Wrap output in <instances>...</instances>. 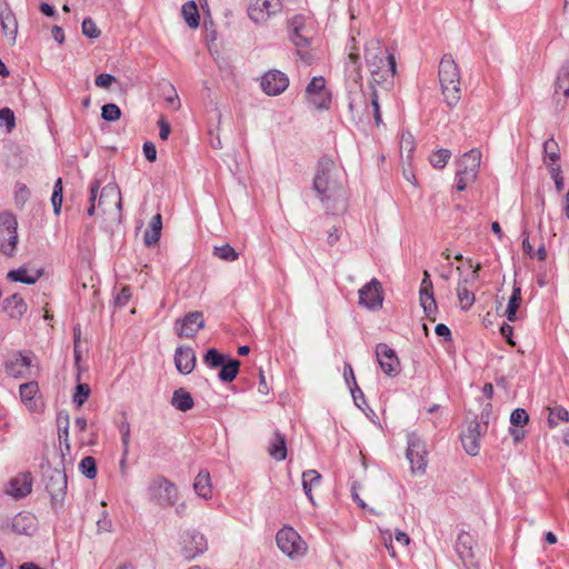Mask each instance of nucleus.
I'll list each match as a JSON object with an SVG mask.
<instances>
[{"instance_id":"obj_52","label":"nucleus","mask_w":569,"mask_h":569,"mask_svg":"<svg viewBox=\"0 0 569 569\" xmlns=\"http://www.w3.org/2000/svg\"><path fill=\"white\" fill-rule=\"evenodd\" d=\"M113 82H116V78L109 73H100L94 79L96 86L104 89L110 88Z\"/></svg>"},{"instance_id":"obj_30","label":"nucleus","mask_w":569,"mask_h":569,"mask_svg":"<svg viewBox=\"0 0 569 569\" xmlns=\"http://www.w3.org/2000/svg\"><path fill=\"white\" fill-rule=\"evenodd\" d=\"M193 489L196 493L203 499H211L212 497V485L210 473L207 470H200L197 475Z\"/></svg>"},{"instance_id":"obj_6","label":"nucleus","mask_w":569,"mask_h":569,"mask_svg":"<svg viewBox=\"0 0 569 569\" xmlns=\"http://www.w3.org/2000/svg\"><path fill=\"white\" fill-rule=\"evenodd\" d=\"M279 549L291 559L303 557L308 550L306 541L292 527L281 528L276 536Z\"/></svg>"},{"instance_id":"obj_38","label":"nucleus","mask_w":569,"mask_h":569,"mask_svg":"<svg viewBox=\"0 0 569 569\" xmlns=\"http://www.w3.org/2000/svg\"><path fill=\"white\" fill-rule=\"evenodd\" d=\"M548 423L551 428L557 427L561 422L569 421V412L561 406H556L549 409Z\"/></svg>"},{"instance_id":"obj_40","label":"nucleus","mask_w":569,"mask_h":569,"mask_svg":"<svg viewBox=\"0 0 569 569\" xmlns=\"http://www.w3.org/2000/svg\"><path fill=\"white\" fill-rule=\"evenodd\" d=\"M62 192H63L62 179L58 178L57 181L54 182L53 192H52V197H51L53 211L57 216L60 214V211H61Z\"/></svg>"},{"instance_id":"obj_26","label":"nucleus","mask_w":569,"mask_h":569,"mask_svg":"<svg viewBox=\"0 0 569 569\" xmlns=\"http://www.w3.org/2000/svg\"><path fill=\"white\" fill-rule=\"evenodd\" d=\"M27 309V303L18 293H13L3 300V310L12 319H20Z\"/></svg>"},{"instance_id":"obj_48","label":"nucleus","mask_w":569,"mask_h":569,"mask_svg":"<svg viewBox=\"0 0 569 569\" xmlns=\"http://www.w3.org/2000/svg\"><path fill=\"white\" fill-rule=\"evenodd\" d=\"M4 123L7 131L11 132L16 127L14 113L10 108L0 109V126Z\"/></svg>"},{"instance_id":"obj_41","label":"nucleus","mask_w":569,"mask_h":569,"mask_svg":"<svg viewBox=\"0 0 569 569\" xmlns=\"http://www.w3.org/2000/svg\"><path fill=\"white\" fill-rule=\"evenodd\" d=\"M80 471L89 479L97 476V465L93 457H84L79 463Z\"/></svg>"},{"instance_id":"obj_56","label":"nucleus","mask_w":569,"mask_h":569,"mask_svg":"<svg viewBox=\"0 0 569 569\" xmlns=\"http://www.w3.org/2000/svg\"><path fill=\"white\" fill-rule=\"evenodd\" d=\"M371 106L373 108V117H375L376 124L379 126L382 120H381L380 106L378 102V96L376 92H373V94L371 97Z\"/></svg>"},{"instance_id":"obj_49","label":"nucleus","mask_w":569,"mask_h":569,"mask_svg":"<svg viewBox=\"0 0 569 569\" xmlns=\"http://www.w3.org/2000/svg\"><path fill=\"white\" fill-rule=\"evenodd\" d=\"M529 421V416L525 409L518 408L511 412L510 422L515 427H523Z\"/></svg>"},{"instance_id":"obj_31","label":"nucleus","mask_w":569,"mask_h":569,"mask_svg":"<svg viewBox=\"0 0 569 569\" xmlns=\"http://www.w3.org/2000/svg\"><path fill=\"white\" fill-rule=\"evenodd\" d=\"M321 483V475L315 470L309 469L302 473V488L308 499L313 502L312 490Z\"/></svg>"},{"instance_id":"obj_19","label":"nucleus","mask_w":569,"mask_h":569,"mask_svg":"<svg viewBox=\"0 0 569 569\" xmlns=\"http://www.w3.org/2000/svg\"><path fill=\"white\" fill-rule=\"evenodd\" d=\"M203 327V313L200 311L189 312L176 321V332L180 338H194Z\"/></svg>"},{"instance_id":"obj_61","label":"nucleus","mask_w":569,"mask_h":569,"mask_svg":"<svg viewBox=\"0 0 569 569\" xmlns=\"http://www.w3.org/2000/svg\"><path fill=\"white\" fill-rule=\"evenodd\" d=\"M97 527H98L99 531H107L108 532V531L111 530L112 523H111V520L108 518V516L104 515L102 519L98 520Z\"/></svg>"},{"instance_id":"obj_11","label":"nucleus","mask_w":569,"mask_h":569,"mask_svg":"<svg viewBox=\"0 0 569 569\" xmlns=\"http://www.w3.org/2000/svg\"><path fill=\"white\" fill-rule=\"evenodd\" d=\"M181 555L191 560L208 549L206 537L196 530L184 531L180 537Z\"/></svg>"},{"instance_id":"obj_43","label":"nucleus","mask_w":569,"mask_h":569,"mask_svg":"<svg viewBox=\"0 0 569 569\" xmlns=\"http://www.w3.org/2000/svg\"><path fill=\"white\" fill-rule=\"evenodd\" d=\"M101 117L106 121H117L121 117V110L116 103H107L101 109Z\"/></svg>"},{"instance_id":"obj_39","label":"nucleus","mask_w":569,"mask_h":569,"mask_svg":"<svg viewBox=\"0 0 569 569\" xmlns=\"http://www.w3.org/2000/svg\"><path fill=\"white\" fill-rule=\"evenodd\" d=\"M451 158L448 149H439L433 151L429 157V162L435 169H443Z\"/></svg>"},{"instance_id":"obj_33","label":"nucleus","mask_w":569,"mask_h":569,"mask_svg":"<svg viewBox=\"0 0 569 569\" xmlns=\"http://www.w3.org/2000/svg\"><path fill=\"white\" fill-rule=\"evenodd\" d=\"M346 70L353 82L359 83L361 81V62L360 53L353 48L348 54L346 62Z\"/></svg>"},{"instance_id":"obj_22","label":"nucleus","mask_w":569,"mask_h":569,"mask_svg":"<svg viewBox=\"0 0 569 569\" xmlns=\"http://www.w3.org/2000/svg\"><path fill=\"white\" fill-rule=\"evenodd\" d=\"M543 161L547 167L550 169V173L552 178L555 179V182L559 187V179H560V166H559V146L557 141L553 138H550L545 141L543 143Z\"/></svg>"},{"instance_id":"obj_14","label":"nucleus","mask_w":569,"mask_h":569,"mask_svg":"<svg viewBox=\"0 0 569 569\" xmlns=\"http://www.w3.org/2000/svg\"><path fill=\"white\" fill-rule=\"evenodd\" d=\"M281 9V0H251L248 7V16L256 23H261L280 12Z\"/></svg>"},{"instance_id":"obj_50","label":"nucleus","mask_w":569,"mask_h":569,"mask_svg":"<svg viewBox=\"0 0 569 569\" xmlns=\"http://www.w3.org/2000/svg\"><path fill=\"white\" fill-rule=\"evenodd\" d=\"M82 32L84 36L91 39L98 38L101 33L96 22L91 18H86L82 21Z\"/></svg>"},{"instance_id":"obj_60","label":"nucleus","mask_w":569,"mask_h":569,"mask_svg":"<svg viewBox=\"0 0 569 569\" xmlns=\"http://www.w3.org/2000/svg\"><path fill=\"white\" fill-rule=\"evenodd\" d=\"M435 331L437 336L443 337L446 340H449L451 338L450 329L443 323L437 325Z\"/></svg>"},{"instance_id":"obj_27","label":"nucleus","mask_w":569,"mask_h":569,"mask_svg":"<svg viewBox=\"0 0 569 569\" xmlns=\"http://www.w3.org/2000/svg\"><path fill=\"white\" fill-rule=\"evenodd\" d=\"M37 525L36 517L30 512H20L12 519V530L19 535H31Z\"/></svg>"},{"instance_id":"obj_16","label":"nucleus","mask_w":569,"mask_h":569,"mask_svg":"<svg viewBox=\"0 0 569 569\" xmlns=\"http://www.w3.org/2000/svg\"><path fill=\"white\" fill-rule=\"evenodd\" d=\"M289 87L288 76L277 69L267 71L260 79V88L267 96L276 97Z\"/></svg>"},{"instance_id":"obj_36","label":"nucleus","mask_w":569,"mask_h":569,"mask_svg":"<svg viewBox=\"0 0 569 569\" xmlns=\"http://www.w3.org/2000/svg\"><path fill=\"white\" fill-rule=\"evenodd\" d=\"M521 289L520 287H513L511 297L509 299L506 316L507 319L511 322L517 320V312L519 310L520 303H521Z\"/></svg>"},{"instance_id":"obj_47","label":"nucleus","mask_w":569,"mask_h":569,"mask_svg":"<svg viewBox=\"0 0 569 569\" xmlns=\"http://www.w3.org/2000/svg\"><path fill=\"white\" fill-rule=\"evenodd\" d=\"M203 361L208 367L217 368L223 365V356L216 349H209L203 357Z\"/></svg>"},{"instance_id":"obj_57","label":"nucleus","mask_w":569,"mask_h":569,"mask_svg":"<svg viewBox=\"0 0 569 569\" xmlns=\"http://www.w3.org/2000/svg\"><path fill=\"white\" fill-rule=\"evenodd\" d=\"M500 333L501 336L507 340V342L510 345V346H515V342L512 341V335H513V328L512 326L508 325V323H503L501 327H500Z\"/></svg>"},{"instance_id":"obj_2","label":"nucleus","mask_w":569,"mask_h":569,"mask_svg":"<svg viewBox=\"0 0 569 569\" xmlns=\"http://www.w3.org/2000/svg\"><path fill=\"white\" fill-rule=\"evenodd\" d=\"M365 59L376 82L387 81L395 77L397 71L396 58L378 40H371L367 43Z\"/></svg>"},{"instance_id":"obj_34","label":"nucleus","mask_w":569,"mask_h":569,"mask_svg":"<svg viewBox=\"0 0 569 569\" xmlns=\"http://www.w3.org/2000/svg\"><path fill=\"white\" fill-rule=\"evenodd\" d=\"M162 228L161 214L157 213L150 221L149 228L144 232V243L148 247L154 246L160 239Z\"/></svg>"},{"instance_id":"obj_1","label":"nucleus","mask_w":569,"mask_h":569,"mask_svg":"<svg viewBox=\"0 0 569 569\" xmlns=\"http://www.w3.org/2000/svg\"><path fill=\"white\" fill-rule=\"evenodd\" d=\"M313 189L327 208L345 197V172L331 158L322 157L316 167Z\"/></svg>"},{"instance_id":"obj_8","label":"nucleus","mask_w":569,"mask_h":569,"mask_svg":"<svg viewBox=\"0 0 569 569\" xmlns=\"http://www.w3.org/2000/svg\"><path fill=\"white\" fill-rule=\"evenodd\" d=\"M17 220L9 212L0 213V251L7 256H11L16 249Z\"/></svg>"},{"instance_id":"obj_10","label":"nucleus","mask_w":569,"mask_h":569,"mask_svg":"<svg viewBox=\"0 0 569 569\" xmlns=\"http://www.w3.org/2000/svg\"><path fill=\"white\" fill-rule=\"evenodd\" d=\"M306 98L316 109L328 110L331 103V93L326 87L323 77H313L306 88Z\"/></svg>"},{"instance_id":"obj_58","label":"nucleus","mask_w":569,"mask_h":569,"mask_svg":"<svg viewBox=\"0 0 569 569\" xmlns=\"http://www.w3.org/2000/svg\"><path fill=\"white\" fill-rule=\"evenodd\" d=\"M158 126L160 139L167 140L171 131L170 124L164 119H160Z\"/></svg>"},{"instance_id":"obj_24","label":"nucleus","mask_w":569,"mask_h":569,"mask_svg":"<svg viewBox=\"0 0 569 569\" xmlns=\"http://www.w3.org/2000/svg\"><path fill=\"white\" fill-rule=\"evenodd\" d=\"M555 98L561 108L569 98V62L563 63L558 70L555 82Z\"/></svg>"},{"instance_id":"obj_64","label":"nucleus","mask_w":569,"mask_h":569,"mask_svg":"<svg viewBox=\"0 0 569 569\" xmlns=\"http://www.w3.org/2000/svg\"><path fill=\"white\" fill-rule=\"evenodd\" d=\"M51 32L54 40H57L59 43H62L64 41V32L62 28L54 26Z\"/></svg>"},{"instance_id":"obj_54","label":"nucleus","mask_w":569,"mask_h":569,"mask_svg":"<svg viewBox=\"0 0 569 569\" xmlns=\"http://www.w3.org/2000/svg\"><path fill=\"white\" fill-rule=\"evenodd\" d=\"M130 299H131V288L129 286H124L118 292V295L116 297V302L118 306L123 307L129 302Z\"/></svg>"},{"instance_id":"obj_4","label":"nucleus","mask_w":569,"mask_h":569,"mask_svg":"<svg viewBox=\"0 0 569 569\" xmlns=\"http://www.w3.org/2000/svg\"><path fill=\"white\" fill-rule=\"evenodd\" d=\"M480 162L481 151L479 149H471L461 156L456 172V188L458 191L466 190L469 184L475 182L478 177Z\"/></svg>"},{"instance_id":"obj_59","label":"nucleus","mask_w":569,"mask_h":569,"mask_svg":"<svg viewBox=\"0 0 569 569\" xmlns=\"http://www.w3.org/2000/svg\"><path fill=\"white\" fill-rule=\"evenodd\" d=\"M343 376H345V379H346V382L350 386V383L352 382L353 385H356V378H355V373H353V369L351 367L350 363H346L345 365V368H343Z\"/></svg>"},{"instance_id":"obj_45","label":"nucleus","mask_w":569,"mask_h":569,"mask_svg":"<svg viewBox=\"0 0 569 569\" xmlns=\"http://www.w3.org/2000/svg\"><path fill=\"white\" fill-rule=\"evenodd\" d=\"M90 388L86 383H79L76 388V392L73 395V403L80 408L90 396Z\"/></svg>"},{"instance_id":"obj_20","label":"nucleus","mask_w":569,"mask_h":569,"mask_svg":"<svg viewBox=\"0 0 569 569\" xmlns=\"http://www.w3.org/2000/svg\"><path fill=\"white\" fill-rule=\"evenodd\" d=\"M419 300L426 316L429 319L435 320L438 308L433 296V284L428 271L423 272L419 290Z\"/></svg>"},{"instance_id":"obj_51","label":"nucleus","mask_w":569,"mask_h":569,"mask_svg":"<svg viewBox=\"0 0 569 569\" xmlns=\"http://www.w3.org/2000/svg\"><path fill=\"white\" fill-rule=\"evenodd\" d=\"M119 432L121 435V441L123 445V453L126 456L128 453L129 443H130V425L128 421H122L119 425Z\"/></svg>"},{"instance_id":"obj_3","label":"nucleus","mask_w":569,"mask_h":569,"mask_svg":"<svg viewBox=\"0 0 569 569\" xmlns=\"http://www.w3.org/2000/svg\"><path fill=\"white\" fill-rule=\"evenodd\" d=\"M439 82L446 103L455 107L461 98L460 70L451 54H445L439 63Z\"/></svg>"},{"instance_id":"obj_23","label":"nucleus","mask_w":569,"mask_h":569,"mask_svg":"<svg viewBox=\"0 0 569 569\" xmlns=\"http://www.w3.org/2000/svg\"><path fill=\"white\" fill-rule=\"evenodd\" d=\"M197 363L196 353L190 347H178L174 352V365L181 375H189Z\"/></svg>"},{"instance_id":"obj_12","label":"nucleus","mask_w":569,"mask_h":569,"mask_svg":"<svg viewBox=\"0 0 569 569\" xmlns=\"http://www.w3.org/2000/svg\"><path fill=\"white\" fill-rule=\"evenodd\" d=\"M407 458L410 462L411 471L425 473L428 465L427 450L425 442L416 435L408 437Z\"/></svg>"},{"instance_id":"obj_17","label":"nucleus","mask_w":569,"mask_h":569,"mask_svg":"<svg viewBox=\"0 0 569 569\" xmlns=\"http://www.w3.org/2000/svg\"><path fill=\"white\" fill-rule=\"evenodd\" d=\"M19 396L23 406L32 413H40L44 409V403L41 399L39 385L36 381H30L20 385Z\"/></svg>"},{"instance_id":"obj_35","label":"nucleus","mask_w":569,"mask_h":569,"mask_svg":"<svg viewBox=\"0 0 569 569\" xmlns=\"http://www.w3.org/2000/svg\"><path fill=\"white\" fill-rule=\"evenodd\" d=\"M181 14L184 22L189 28L196 29L199 27L200 16L197 3L191 0L187 1L181 8Z\"/></svg>"},{"instance_id":"obj_53","label":"nucleus","mask_w":569,"mask_h":569,"mask_svg":"<svg viewBox=\"0 0 569 569\" xmlns=\"http://www.w3.org/2000/svg\"><path fill=\"white\" fill-rule=\"evenodd\" d=\"M100 189V184L98 181H93L90 186V206L87 210L88 214L89 216H93L94 214V209H96V199H97V194H98V191Z\"/></svg>"},{"instance_id":"obj_44","label":"nucleus","mask_w":569,"mask_h":569,"mask_svg":"<svg viewBox=\"0 0 569 569\" xmlns=\"http://www.w3.org/2000/svg\"><path fill=\"white\" fill-rule=\"evenodd\" d=\"M112 198L118 204L121 202L120 198V191L117 186L114 184H107L102 188L100 198H99V206H101L104 201V199Z\"/></svg>"},{"instance_id":"obj_15","label":"nucleus","mask_w":569,"mask_h":569,"mask_svg":"<svg viewBox=\"0 0 569 569\" xmlns=\"http://www.w3.org/2000/svg\"><path fill=\"white\" fill-rule=\"evenodd\" d=\"M383 303V290L381 283L371 279L359 289V305L369 310H379Z\"/></svg>"},{"instance_id":"obj_62","label":"nucleus","mask_w":569,"mask_h":569,"mask_svg":"<svg viewBox=\"0 0 569 569\" xmlns=\"http://www.w3.org/2000/svg\"><path fill=\"white\" fill-rule=\"evenodd\" d=\"M172 94L168 96L166 98L167 102L170 103L174 109H178L180 107V99L178 97V93L173 87H171Z\"/></svg>"},{"instance_id":"obj_29","label":"nucleus","mask_w":569,"mask_h":569,"mask_svg":"<svg viewBox=\"0 0 569 569\" xmlns=\"http://www.w3.org/2000/svg\"><path fill=\"white\" fill-rule=\"evenodd\" d=\"M268 452L277 461H282L286 459L287 441L286 437L279 431H276L269 440Z\"/></svg>"},{"instance_id":"obj_9","label":"nucleus","mask_w":569,"mask_h":569,"mask_svg":"<svg viewBox=\"0 0 569 569\" xmlns=\"http://www.w3.org/2000/svg\"><path fill=\"white\" fill-rule=\"evenodd\" d=\"M149 495L161 506H172L178 498V490L173 482L158 476L149 485Z\"/></svg>"},{"instance_id":"obj_25","label":"nucleus","mask_w":569,"mask_h":569,"mask_svg":"<svg viewBox=\"0 0 569 569\" xmlns=\"http://www.w3.org/2000/svg\"><path fill=\"white\" fill-rule=\"evenodd\" d=\"M0 24L2 33L13 43L18 33V21L10 8L6 7L0 10Z\"/></svg>"},{"instance_id":"obj_55","label":"nucleus","mask_w":569,"mask_h":569,"mask_svg":"<svg viewBox=\"0 0 569 569\" xmlns=\"http://www.w3.org/2000/svg\"><path fill=\"white\" fill-rule=\"evenodd\" d=\"M143 153H144V157L153 162L156 161L157 159V149L154 147V144L152 142H144L143 144Z\"/></svg>"},{"instance_id":"obj_46","label":"nucleus","mask_w":569,"mask_h":569,"mask_svg":"<svg viewBox=\"0 0 569 569\" xmlns=\"http://www.w3.org/2000/svg\"><path fill=\"white\" fill-rule=\"evenodd\" d=\"M462 445L466 449V451L471 455L476 456L479 451V443L475 435L470 431L468 435H462L461 437Z\"/></svg>"},{"instance_id":"obj_63","label":"nucleus","mask_w":569,"mask_h":569,"mask_svg":"<svg viewBox=\"0 0 569 569\" xmlns=\"http://www.w3.org/2000/svg\"><path fill=\"white\" fill-rule=\"evenodd\" d=\"M395 539L398 543L402 546H408L410 542L409 536L403 531H397L395 535Z\"/></svg>"},{"instance_id":"obj_21","label":"nucleus","mask_w":569,"mask_h":569,"mask_svg":"<svg viewBox=\"0 0 569 569\" xmlns=\"http://www.w3.org/2000/svg\"><path fill=\"white\" fill-rule=\"evenodd\" d=\"M32 482L30 472H20L8 481L4 491L7 495L20 499L31 492Z\"/></svg>"},{"instance_id":"obj_7","label":"nucleus","mask_w":569,"mask_h":569,"mask_svg":"<svg viewBox=\"0 0 569 569\" xmlns=\"http://www.w3.org/2000/svg\"><path fill=\"white\" fill-rule=\"evenodd\" d=\"M466 261L468 266L472 269V272L470 278L459 280L457 286V297L462 310H469L476 301V296L472 290V287L475 282L478 280L479 271L481 269L480 263L473 264L471 259H467Z\"/></svg>"},{"instance_id":"obj_28","label":"nucleus","mask_w":569,"mask_h":569,"mask_svg":"<svg viewBox=\"0 0 569 569\" xmlns=\"http://www.w3.org/2000/svg\"><path fill=\"white\" fill-rule=\"evenodd\" d=\"M41 274L42 272L38 269H29L27 267H21L19 269L9 271L7 278L13 282L33 284L38 281Z\"/></svg>"},{"instance_id":"obj_5","label":"nucleus","mask_w":569,"mask_h":569,"mask_svg":"<svg viewBox=\"0 0 569 569\" xmlns=\"http://www.w3.org/2000/svg\"><path fill=\"white\" fill-rule=\"evenodd\" d=\"M290 39L300 53L307 49L315 32V21L309 14H296L289 21Z\"/></svg>"},{"instance_id":"obj_13","label":"nucleus","mask_w":569,"mask_h":569,"mask_svg":"<svg viewBox=\"0 0 569 569\" xmlns=\"http://www.w3.org/2000/svg\"><path fill=\"white\" fill-rule=\"evenodd\" d=\"M376 358L381 371L388 377H397L401 371V363L396 351L387 343L376 346Z\"/></svg>"},{"instance_id":"obj_42","label":"nucleus","mask_w":569,"mask_h":569,"mask_svg":"<svg viewBox=\"0 0 569 569\" xmlns=\"http://www.w3.org/2000/svg\"><path fill=\"white\" fill-rule=\"evenodd\" d=\"M213 254L224 261H234L239 254L230 244H223L221 247H214Z\"/></svg>"},{"instance_id":"obj_18","label":"nucleus","mask_w":569,"mask_h":569,"mask_svg":"<svg viewBox=\"0 0 569 569\" xmlns=\"http://www.w3.org/2000/svg\"><path fill=\"white\" fill-rule=\"evenodd\" d=\"M32 366V358L29 353L13 352L4 361V370L8 376L23 378L29 375Z\"/></svg>"},{"instance_id":"obj_37","label":"nucleus","mask_w":569,"mask_h":569,"mask_svg":"<svg viewBox=\"0 0 569 569\" xmlns=\"http://www.w3.org/2000/svg\"><path fill=\"white\" fill-rule=\"evenodd\" d=\"M221 366L219 378L224 382L233 381L239 372L240 362L238 360H230Z\"/></svg>"},{"instance_id":"obj_32","label":"nucleus","mask_w":569,"mask_h":569,"mask_svg":"<svg viewBox=\"0 0 569 569\" xmlns=\"http://www.w3.org/2000/svg\"><path fill=\"white\" fill-rule=\"evenodd\" d=\"M171 405L177 410L186 412L193 408L194 402H193V398L190 395V392H188L183 388H179V389L174 390V392L172 395Z\"/></svg>"}]
</instances>
